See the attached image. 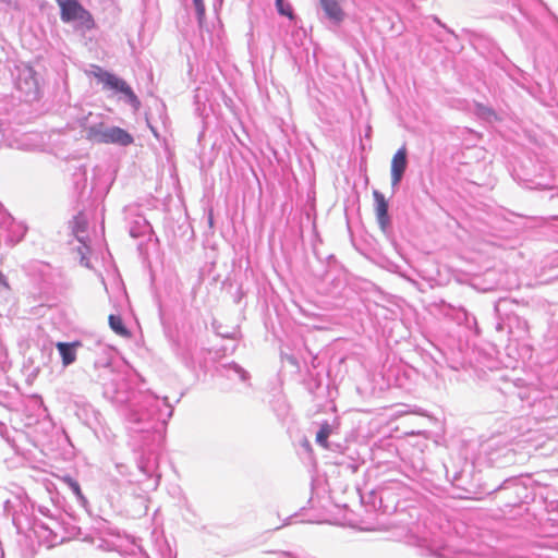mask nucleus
Returning <instances> with one entry per match:
<instances>
[{"label":"nucleus","mask_w":558,"mask_h":558,"mask_svg":"<svg viewBox=\"0 0 558 558\" xmlns=\"http://www.w3.org/2000/svg\"><path fill=\"white\" fill-rule=\"evenodd\" d=\"M87 138L101 144H117L129 146L133 143V136L119 126L106 128L104 123H98L87 130Z\"/></svg>","instance_id":"obj_1"},{"label":"nucleus","mask_w":558,"mask_h":558,"mask_svg":"<svg viewBox=\"0 0 558 558\" xmlns=\"http://www.w3.org/2000/svg\"><path fill=\"white\" fill-rule=\"evenodd\" d=\"M94 77L104 85V88L114 90L123 94L128 101L135 108L138 109L141 101L135 93L132 90L130 85L117 75L102 70L100 66H94Z\"/></svg>","instance_id":"obj_2"},{"label":"nucleus","mask_w":558,"mask_h":558,"mask_svg":"<svg viewBox=\"0 0 558 558\" xmlns=\"http://www.w3.org/2000/svg\"><path fill=\"white\" fill-rule=\"evenodd\" d=\"M61 19L64 22H76L80 26L90 29L94 27V21L80 2H60Z\"/></svg>","instance_id":"obj_3"},{"label":"nucleus","mask_w":558,"mask_h":558,"mask_svg":"<svg viewBox=\"0 0 558 558\" xmlns=\"http://www.w3.org/2000/svg\"><path fill=\"white\" fill-rule=\"evenodd\" d=\"M407 148L403 146L397 150L391 160V184L398 185L407 169Z\"/></svg>","instance_id":"obj_4"},{"label":"nucleus","mask_w":558,"mask_h":558,"mask_svg":"<svg viewBox=\"0 0 558 558\" xmlns=\"http://www.w3.org/2000/svg\"><path fill=\"white\" fill-rule=\"evenodd\" d=\"M373 196L375 199V213L378 223L380 226V229L385 231L389 225L388 203L385 196L376 190L373 192Z\"/></svg>","instance_id":"obj_5"},{"label":"nucleus","mask_w":558,"mask_h":558,"mask_svg":"<svg viewBox=\"0 0 558 558\" xmlns=\"http://www.w3.org/2000/svg\"><path fill=\"white\" fill-rule=\"evenodd\" d=\"M60 355H61V359H62V364L64 366H68L72 363L75 362L76 360V353H75V349L77 347H81V342L80 341H75V342H72V343H68V342H58L56 344Z\"/></svg>","instance_id":"obj_6"},{"label":"nucleus","mask_w":558,"mask_h":558,"mask_svg":"<svg viewBox=\"0 0 558 558\" xmlns=\"http://www.w3.org/2000/svg\"><path fill=\"white\" fill-rule=\"evenodd\" d=\"M325 14L335 22H340L343 17V12L339 2H322Z\"/></svg>","instance_id":"obj_7"},{"label":"nucleus","mask_w":558,"mask_h":558,"mask_svg":"<svg viewBox=\"0 0 558 558\" xmlns=\"http://www.w3.org/2000/svg\"><path fill=\"white\" fill-rule=\"evenodd\" d=\"M331 434V427L328 423H324L316 434V441L324 448H328V438Z\"/></svg>","instance_id":"obj_8"},{"label":"nucleus","mask_w":558,"mask_h":558,"mask_svg":"<svg viewBox=\"0 0 558 558\" xmlns=\"http://www.w3.org/2000/svg\"><path fill=\"white\" fill-rule=\"evenodd\" d=\"M109 325L111 329L119 336H126L128 330L123 325L122 318L118 315L109 316Z\"/></svg>","instance_id":"obj_9"},{"label":"nucleus","mask_w":558,"mask_h":558,"mask_svg":"<svg viewBox=\"0 0 558 558\" xmlns=\"http://www.w3.org/2000/svg\"><path fill=\"white\" fill-rule=\"evenodd\" d=\"M276 5L280 14L286 15L290 19L293 17V10L290 2H276Z\"/></svg>","instance_id":"obj_10"},{"label":"nucleus","mask_w":558,"mask_h":558,"mask_svg":"<svg viewBox=\"0 0 558 558\" xmlns=\"http://www.w3.org/2000/svg\"><path fill=\"white\" fill-rule=\"evenodd\" d=\"M68 483H69L70 487L72 488L73 493L77 497L83 498V494H82V490H81V487H80L78 483L76 481H74V480H71V478L68 480Z\"/></svg>","instance_id":"obj_11"},{"label":"nucleus","mask_w":558,"mask_h":558,"mask_svg":"<svg viewBox=\"0 0 558 558\" xmlns=\"http://www.w3.org/2000/svg\"><path fill=\"white\" fill-rule=\"evenodd\" d=\"M196 12L198 14L199 20H202L205 15V7L204 2H195Z\"/></svg>","instance_id":"obj_12"},{"label":"nucleus","mask_w":558,"mask_h":558,"mask_svg":"<svg viewBox=\"0 0 558 558\" xmlns=\"http://www.w3.org/2000/svg\"><path fill=\"white\" fill-rule=\"evenodd\" d=\"M4 282V277L3 275L0 272V283H3Z\"/></svg>","instance_id":"obj_13"}]
</instances>
